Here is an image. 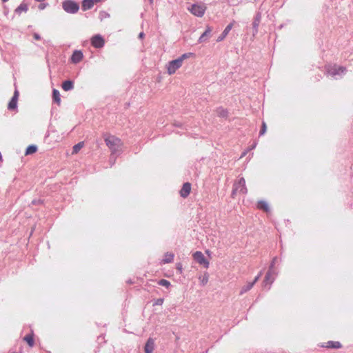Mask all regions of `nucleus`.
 Returning a JSON list of instances; mask_svg holds the SVG:
<instances>
[{
	"instance_id": "nucleus-31",
	"label": "nucleus",
	"mask_w": 353,
	"mask_h": 353,
	"mask_svg": "<svg viewBox=\"0 0 353 353\" xmlns=\"http://www.w3.org/2000/svg\"><path fill=\"white\" fill-rule=\"evenodd\" d=\"M266 128H267L266 123L265 122H263L262 127H261V129L259 132L260 135H263L265 133Z\"/></svg>"
},
{
	"instance_id": "nucleus-32",
	"label": "nucleus",
	"mask_w": 353,
	"mask_h": 353,
	"mask_svg": "<svg viewBox=\"0 0 353 353\" xmlns=\"http://www.w3.org/2000/svg\"><path fill=\"white\" fill-rule=\"evenodd\" d=\"M164 299H157L154 303V305H161L163 303Z\"/></svg>"
},
{
	"instance_id": "nucleus-36",
	"label": "nucleus",
	"mask_w": 353,
	"mask_h": 353,
	"mask_svg": "<svg viewBox=\"0 0 353 353\" xmlns=\"http://www.w3.org/2000/svg\"><path fill=\"white\" fill-rule=\"evenodd\" d=\"M143 36H144L143 32H141V33L139 34V37H140V38H143Z\"/></svg>"
},
{
	"instance_id": "nucleus-26",
	"label": "nucleus",
	"mask_w": 353,
	"mask_h": 353,
	"mask_svg": "<svg viewBox=\"0 0 353 353\" xmlns=\"http://www.w3.org/2000/svg\"><path fill=\"white\" fill-rule=\"evenodd\" d=\"M273 280L274 278L272 277V273L270 272H268L265 276L264 283L272 284Z\"/></svg>"
},
{
	"instance_id": "nucleus-34",
	"label": "nucleus",
	"mask_w": 353,
	"mask_h": 353,
	"mask_svg": "<svg viewBox=\"0 0 353 353\" xmlns=\"http://www.w3.org/2000/svg\"><path fill=\"white\" fill-rule=\"evenodd\" d=\"M33 37H34V39L35 40H40L41 39V37L37 33H34Z\"/></svg>"
},
{
	"instance_id": "nucleus-15",
	"label": "nucleus",
	"mask_w": 353,
	"mask_h": 353,
	"mask_svg": "<svg viewBox=\"0 0 353 353\" xmlns=\"http://www.w3.org/2000/svg\"><path fill=\"white\" fill-rule=\"evenodd\" d=\"M232 26H233V24L232 23H230L229 25H228L226 26V28H225V30H223V32L221 33V34L218 37L217 39V41L219 42V41H221L222 40H223L225 37L228 34L229 32L231 30V29L232 28Z\"/></svg>"
},
{
	"instance_id": "nucleus-37",
	"label": "nucleus",
	"mask_w": 353,
	"mask_h": 353,
	"mask_svg": "<svg viewBox=\"0 0 353 353\" xmlns=\"http://www.w3.org/2000/svg\"><path fill=\"white\" fill-rule=\"evenodd\" d=\"M94 1V3H99L100 2L101 0H92Z\"/></svg>"
},
{
	"instance_id": "nucleus-17",
	"label": "nucleus",
	"mask_w": 353,
	"mask_h": 353,
	"mask_svg": "<svg viewBox=\"0 0 353 353\" xmlns=\"http://www.w3.org/2000/svg\"><path fill=\"white\" fill-rule=\"evenodd\" d=\"M257 208L265 212L270 211V208L268 203L265 201H259L257 203Z\"/></svg>"
},
{
	"instance_id": "nucleus-13",
	"label": "nucleus",
	"mask_w": 353,
	"mask_h": 353,
	"mask_svg": "<svg viewBox=\"0 0 353 353\" xmlns=\"http://www.w3.org/2000/svg\"><path fill=\"white\" fill-rule=\"evenodd\" d=\"M144 349L145 353H152V352L154 350V341L153 339H148L145 343Z\"/></svg>"
},
{
	"instance_id": "nucleus-14",
	"label": "nucleus",
	"mask_w": 353,
	"mask_h": 353,
	"mask_svg": "<svg viewBox=\"0 0 353 353\" xmlns=\"http://www.w3.org/2000/svg\"><path fill=\"white\" fill-rule=\"evenodd\" d=\"M83 53L80 50H75L71 57V61L74 63H79L83 59Z\"/></svg>"
},
{
	"instance_id": "nucleus-11",
	"label": "nucleus",
	"mask_w": 353,
	"mask_h": 353,
	"mask_svg": "<svg viewBox=\"0 0 353 353\" xmlns=\"http://www.w3.org/2000/svg\"><path fill=\"white\" fill-rule=\"evenodd\" d=\"M18 98H19V92H18V90H15L12 98L11 99L10 101L8 103V108L9 110H12L16 109Z\"/></svg>"
},
{
	"instance_id": "nucleus-33",
	"label": "nucleus",
	"mask_w": 353,
	"mask_h": 353,
	"mask_svg": "<svg viewBox=\"0 0 353 353\" xmlns=\"http://www.w3.org/2000/svg\"><path fill=\"white\" fill-rule=\"evenodd\" d=\"M176 269L179 271L180 273L182 272V265L181 263L176 264Z\"/></svg>"
},
{
	"instance_id": "nucleus-12",
	"label": "nucleus",
	"mask_w": 353,
	"mask_h": 353,
	"mask_svg": "<svg viewBox=\"0 0 353 353\" xmlns=\"http://www.w3.org/2000/svg\"><path fill=\"white\" fill-rule=\"evenodd\" d=\"M259 276H256L254 280L252 282H249L247 284H245V285H243L241 289L240 294H243L247 292L248 291H249L250 290H251L252 288V287L254 286V285L255 284V283L259 280Z\"/></svg>"
},
{
	"instance_id": "nucleus-7",
	"label": "nucleus",
	"mask_w": 353,
	"mask_h": 353,
	"mask_svg": "<svg viewBox=\"0 0 353 353\" xmlns=\"http://www.w3.org/2000/svg\"><path fill=\"white\" fill-rule=\"evenodd\" d=\"M345 71V68L343 67L336 65H329L326 66V72L327 74L334 77L336 74H339L343 73Z\"/></svg>"
},
{
	"instance_id": "nucleus-10",
	"label": "nucleus",
	"mask_w": 353,
	"mask_h": 353,
	"mask_svg": "<svg viewBox=\"0 0 353 353\" xmlns=\"http://www.w3.org/2000/svg\"><path fill=\"white\" fill-rule=\"evenodd\" d=\"M191 192V183L189 182H186L183 183L182 188L181 189L179 194L180 196L183 198H186L190 194Z\"/></svg>"
},
{
	"instance_id": "nucleus-16",
	"label": "nucleus",
	"mask_w": 353,
	"mask_h": 353,
	"mask_svg": "<svg viewBox=\"0 0 353 353\" xmlns=\"http://www.w3.org/2000/svg\"><path fill=\"white\" fill-rule=\"evenodd\" d=\"M94 3L92 0H83L82 2V10L83 11L91 9L94 6Z\"/></svg>"
},
{
	"instance_id": "nucleus-38",
	"label": "nucleus",
	"mask_w": 353,
	"mask_h": 353,
	"mask_svg": "<svg viewBox=\"0 0 353 353\" xmlns=\"http://www.w3.org/2000/svg\"><path fill=\"white\" fill-rule=\"evenodd\" d=\"M205 253H206L208 255H209V256H210V251H209V250H206V251H205Z\"/></svg>"
},
{
	"instance_id": "nucleus-20",
	"label": "nucleus",
	"mask_w": 353,
	"mask_h": 353,
	"mask_svg": "<svg viewBox=\"0 0 353 353\" xmlns=\"http://www.w3.org/2000/svg\"><path fill=\"white\" fill-rule=\"evenodd\" d=\"M174 257V254L171 252H167L164 254V258L162 260V263H169L173 261Z\"/></svg>"
},
{
	"instance_id": "nucleus-2",
	"label": "nucleus",
	"mask_w": 353,
	"mask_h": 353,
	"mask_svg": "<svg viewBox=\"0 0 353 353\" xmlns=\"http://www.w3.org/2000/svg\"><path fill=\"white\" fill-rule=\"evenodd\" d=\"M238 192L243 194H246L248 193L245 180L243 177H240L234 182L232 192V196L234 197V195Z\"/></svg>"
},
{
	"instance_id": "nucleus-9",
	"label": "nucleus",
	"mask_w": 353,
	"mask_h": 353,
	"mask_svg": "<svg viewBox=\"0 0 353 353\" xmlns=\"http://www.w3.org/2000/svg\"><path fill=\"white\" fill-rule=\"evenodd\" d=\"M321 347L339 349L342 347L341 344L339 341H329L327 342L322 343L320 344Z\"/></svg>"
},
{
	"instance_id": "nucleus-25",
	"label": "nucleus",
	"mask_w": 353,
	"mask_h": 353,
	"mask_svg": "<svg viewBox=\"0 0 353 353\" xmlns=\"http://www.w3.org/2000/svg\"><path fill=\"white\" fill-rule=\"evenodd\" d=\"M28 10V6L26 3H21L16 9L15 12L18 14H21L22 12H26Z\"/></svg>"
},
{
	"instance_id": "nucleus-19",
	"label": "nucleus",
	"mask_w": 353,
	"mask_h": 353,
	"mask_svg": "<svg viewBox=\"0 0 353 353\" xmlns=\"http://www.w3.org/2000/svg\"><path fill=\"white\" fill-rule=\"evenodd\" d=\"M52 99L58 105L61 104L60 92L57 89H54L52 91Z\"/></svg>"
},
{
	"instance_id": "nucleus-1",
	"label": "nucleus",
	"mask_w": 353,
	"mask_h": 353,
	"mask_svg": "<svg viewBox=\"0 0 353 353\" xmlns=\"http://www.w3.org/2000/svg\"><path fill=\"white\" fill-rule=\"evenodd\" d=\"M104 141L112 154L121 152L123 150V143L119 138L114 135H105L104 137Z\"/></svg>"
},
{
	"instance_id": "nucleus-28",
	"label": "nucleus",
	"mask_w": 353,
	"mask_h": 353,
	"mask_svg": "<svg viewBox=\"0 0 353 353\" xmlns=\"http://www.w3.org/2000/svg\"><path fill=\"white\" fill-rule=\"evenodd\" d=\"M158 284L161 286H164L167 288H168L171 285L170 282L165 279H161L160 281H159Z\"/></svg>"
},
{
	"instance_id": "nucleus-18",
	"label": "nucleus",
	"mask_w": 353,
	"mask_h": 353,
	"mask_svg": "<svg viewBox=\"0 0 353 353\" xmlns=\"http://www.w3.org/2000/svg\"><path fill=\"white\" fill-rule=\"evenodd\" d=\"M23 340L32 347L34 345V334L32 332L24 336Z\"/></svg>"
},
{
	"instance_id": "nucleus-24",
	"label": "nucleus",
	"mask_w": 353,
	"mask_h": 353,
	"mask_svg": "<svg viewBox=\"0 0 353 353\" xmlns=\"http://www.w3.org/2000/svg\"><path fill=\"white\" fill-rule=\"evenodd\" d=\"M83 145H84L83 142H79L77 144L74 145L72 148V154H77L81 150V148L83 147Z\"/></svg>"
},
{
	"instance_id": "nucleus-35",
	"label": "nucleus",
	"mask_w": 353,
	"mask_h": 353,
	"mask_svg": "<svg viewBox=\"0 0 353 353\" xmlns=\"http://www.w3.org/2000/svg\"><path fill=\"white\" fill-rule=\"evenodd\" d=\"M44 7H45V6H44V5H43V4H40V5H39V8H40V9H43V8H44Z\"/></svg>"
},
{
	"instance_id": "nucleus-3",
	"label": "nucleus",
	"mask_w": 353,
	"mask_h": 353,
	"mask_svg": "<svg viewBox=\"0 0 353 353\" xmlns=\"http://www.w3.org/2000/svg\"><path fill=\"white\" fill-rule=\"evenodd\" d=\"M63 9L68 13H77L79 9V4L72 0H65L62 3Z\"/></svg>"
},
{
	"instance_id": "nucleus-4",
	"label": "nucleus",
	"mask_w": 353,
	"mask_h": 353,
	"mask_svg": "<svg viewBox=\"0 0 353 353\" xmlns=\"http://www.w3.org/2000/svg\"><path fill=\"white\" fill-rule=\"evenodd\" d=\"M206 6L205 4H192L190 8H188V10L194 16L198 17H202L206 10Z\"/></svg>"
},
{
	"instance_id": "nucleus-30",
	"label": "nucleus",
	"mask_w": 353,
	"mask_h": 353,
	"mask_svg": "<svg viewBox=\"0 0 353 353\" xmlns=\"http://www.w3.org/2000/svg\"><path fill=\"white\" fill-rule=\"evenodd\" d=\"M192 55V53H185L182 54L179 58H178L179 60L181 61V63H183V61L189 57H190Z\"/></svg>"
},
{
	"instance_id": "nucleus-6",
	"label": "nucleus",
	"mask_w": 353,
	"mask_h": 353,
	"mask_svg": "<svg viewBox=\"0 0 353 353\" xmlns=\"http://www.w3.org/2000/svg\"><path fill=\"white\" fill-rule=\"evenodd\" d=\"M193 259L195 260L199 265H203L205 268H208L210 263L205 258L203 254L200 251L195 252L193 255Z\"/></svg>"
},
{
	"instance_id": "nucleus-21",
	"label": "nucleus",
	"mask_w": 353,
	"mask_h": 353,
	"mask_svg": "<svg viewBox=\"0 0 353 353\" xmlns=\"http://www.w3.org/2000/svg\"><path fill=\"white\" fill-rule=\"evenodd\" d=\"M73 82L71 81H65L62 83V88L65 91L70 90L73 88Z\"/></svg>"
},
{
	"instance_id": "nucleus-22",
	"label": "nucleus",
	"mask_w": 353,
	"mask_h": 353,
	"mask_svg": "<svg viewBox=\"0 0 353 353\" xmlns=\"http://www.w3.org/2000/svg\"><path fill=\"white\" fill-rule=\"evenodd\" d=\"M216 114L219 117L226 118L228 115V111L223 108H219L216 110Z\"/></svg>"
},
{
	"instance_id": "nucleus-27",
	"label": "nucleus",
	"mask_w": 353,
	"mask_h": 353,
	"mask_svg": "<svg viewBox=\"0 0 353 353\" xmlns=\"http://www.w3.org/2000/svg\"><path fill=\"white\" fill-rule=\"evenodd\" d=\"M208 274L207 273H205L203 276H199V279L200 281V283L202 285H205L208 282Z\"/></svg>"
},
{
	"instance_id": "nucleus-5",
	"label": "nucleus",
	"mask_w": 353,
	"mask_h": 353,
	"mask_svg": "<svg viewBox=\"0 0 353 353\" xmlns=\"http://www.w3.org/2000/svg\"><path fill=\"white\" fill-rule=\"evenodd\" d=\"M182 64L181 61L178 59L170 61L167 65L168 73L170 75L174 74L181 67Z\"/></svg>"
},
{
	"instance_id": "nucleus-23",
	"label": "nucleus",
	"mask_w": 353,
	"mask_h": 353,
	"mask_svg": "<svg viewBox=\"0 0 353 353\" xmlns=\"http://www.w3.org/2000/svg\"><path fill=\"white\" fill-rule=\"evenodd\" d=\"M37 151V148L36 145H29L26 148L25 155L28 156L30 154H32L35 153Z\"/></svg>"
},
{
	"instance_id": "nucleus-39",
	"label": "nucleus",
	"mask_w": 353,
	"mask_h": 353,
	"mask_svg": "<svg viewBox=\"0 0 353 353\" xmlns=\"http://www.w3.org/2000/svg\"><path fill=\"white\" fill-rule=\"evenodd\" d=\"M3 2H7L8 0H1Z\"/></svg>"
},
{
	"instance_id": "nucleus-8",
	"label": "nucleus",
	"mask_w": 353,
	"mask_h": 353,
	"mask_svg": "<svg viewBox=\"0 0 353 353\" xmlns=\"http://www.w3.org/2000/svg\"><path fill=\"white\" fill-rule=\"evenodd\" d=\"M91 44L95 48H101L105 44L104 39L99 34H96L91 38Z\"/></svg>"
},
{
	"instance_id": "nucleus-29",
	"label": "nucleus",
	"mask_w": 353,
	"mask_h": 353,
	"mask_svg": "<svg viewBox=\"0 0 353 353\" xmlns=\"http://www.w3.org/2000/svg\"><path fill=\"white\" fill-rule=\"evenodd\" d=\"M211 28L210 27H207V29L205 30V31L203 33V34L200 37L199 39V42H202L203 41V39L205 36H207L208 34L210 33L211 32Z\"/></svg>"
}]
</instances>
